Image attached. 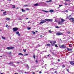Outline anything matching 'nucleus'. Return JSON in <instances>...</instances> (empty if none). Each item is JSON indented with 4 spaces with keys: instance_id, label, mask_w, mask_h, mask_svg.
<instances>
[{
    "instance_id": "1",
    "label": "nucleus",
    "mask_w": 74,
    "mask_h": 74,
    "mask_svg": "<svg viewBox=\"0 0 74 74\" xmlns=\"http://www.w3.org/2000/svg\"><path fill=\"white\" fill-rule=\"evenodd\" d=\"M53 20L52 19H46L44 20H42L41 22L40 23V24L41 23H45L46 22V21H49V22H52Z\"/></svg>"
},
{
    "instance_id": "2",
    "label": "nucleus",
    "mask_w": 74,
    "mask_h": 74,
    "mask_svg": "<svg viewBox=\"0 0 74 74\" xmlns=\"http://www.w3.org/2000/svg\"><path fill=\"white\" fill-rule=\"evenodd\" d=\"M56 43V41H50V43L51 44V45H52L53 46L54 45V44Z\"/></svg>"
},
{
    "instance_id": "3",
    "label": "nucleus",
    "mask_w": 74,
    "mask_h": 74,
    "mask_svg": "<svg viewBox=\"0 0 74 74\" xmlns=\"http://www.w3.org/2000/svg\"><path fill=\"white\" fill-rule=\"evenodd\" d=\"M14 47H7L6 48V49H8V50H10L11 49H14Z\"/></svg>"
},
{
    "instance_id": "4",
    "label": "nucleus",
    "mask_w": 74,
    "mask_h": 74,
    "mask_svg": "<svg viewBox=\"0 0 74 74\" xmlns=\"http://www.w3.org/2000/svg\"><path fill=\"white\" fill-rule=\"evenodd\" d=\"M60 48L64 49V48H66V45H65L64 44L62 45L61 46H60Z\"/></svg>"
},
{
    "instance_id": "5",
    "label": "nucleus",
    "mask_w": 74,
    "mask_h": 74,
    "mask_svg": "<svg viewBox=\"0 0 74 74\" xmlns=\"http://www.w3.org/2000/svg\"><path fill=\"white\" fill-rule=\"evenodd\" d=\"M13 30L14 32H16V31H17V30H18V27L13 28Z\"/></svg>"
},
{
    "instance_id": "6",
    "label": "nucleus",
    "mask_w": 74,
    "mask_h": 74,
    "mask_svg": "<svg viewBox=\"0 0 74 74\" xmlns=\"http://www.w3.org/2000/svg\"><path fill=\"white\" fill-rule=\"evenodd\" d=\"M63 33L58 32L56 33L57 36H60V35H63Z\"/></svg>"
},
{
    "instance_id": "7",
    "label": "nucleus",
    "mask_w": 74,
    "mask_h": 74,
    "mask_svg": "<svg viewBox=\"0 0 74 74\" xmlns=\"http://www.w3.org/2000/svg\"><path fill=\"white\" fill-rule=\"evenodd\" d=\"M70 63L71 65H74V61H71L70 62Z\"/></svg>"
},
{
    "instance_id": "8",
    "label": "nucleus",
    "mask_w": 74,
    "mask_h": 74,
    "mask_svg": "<svg viewBox=\"0 0 74 74\" xmlns=\"http://www.w3.org/2000/svg\"><path fill=\"white\" fill-rule=\"evenodd\" d=\"M6 13H7V11H5L3 12V14L4 16L7 15V14H6Z\"/></svg>"
},
{
    "instance_id": "9",
    "label": "nucleus",
    "mask_w": 74,
    "mask_h": 74,
    "mask_svg": "<svg viewBox=\"0 0 74 74\" xmlns=\"http://www.w3.org/2000/svg\"><path fill=\"white\" fill-rule=\"evenodd\" d=\"M52 0H49V1H46V2H47V3H49L50 2H52Z\"/></svg>"
},
{
    "instance_id": "10",
    "label": "nucleus",
    "mask_w": 74,
    "mask_h": 74,
    "mask_svg": "<svg viewBox=\"0 0 74 74\" xmlns=\"http://www.w3.org/2000/svg\"><path fill=\"white\" fill-rule=\"evenodd\" d=\"M64 21H65V20L63 19V18L61 19V22H62V23H63Z\"/></svg>"
},
{
    "instance_id": "11",
    "label": "nucleus",
    "mask_w": 74,
    "mask_h": 74,
    "mask_svg": "<svg viewBox=\"0 0 74 74\" xmlns=\"http://www.w3.org/2000/svg\"><path fill=\"white\" fill-rule=\"evenodd\" d=\"M62 22L61 21H59L58 22V23L59 25H62Z\"/></svg>"
},
{
    "instance_id": "12",
    "label": "nucleus",
    "mask_w": 74,
    "mask_h": 74,
    "mask_svg": "<svg viewBox=\"0 0 74 74\" xmlns=\"http://www.w3.org/2000/svg\"><path fill=\"white\" fill-rule=\"evenodd\" d=\"M67 48V50H68V51H71V50H72V49H69V48Z\"/></svg>"
},
{
    "instance_id": "13",
    "label": "nucleus",
    "mask_w": 74,
    "mask_h": 74,
    "mask_svg": "<svg viewBox=\"0 0 74 74\" xmlns=\"http://www.w3.org/2000/svg\"><path fill=\"white\" fill-rule=\"evenodd\" d=\"M42 11L43 12H46V13L47 12H49V11H47L44 10H42Z\"/></svg>"
},
{
    "instance_id": "14",
    "label": "nucleus",
    "mask_w": 74,
    "mask_h": 74,
    "mask_svg": "<svg viewBox=\"0 0 74 74\" xmlns=\"http://www.w3.org/2000/svg\"><path fill=\"white\" fill-rule=\"evenodd\" d=\"M12 8H15V6L14 5H12Z\"/></svg>"
},
{
    "instance_id": "15",
    "label": "nucleus",
    "mask_w": 74,
    "mask_h": 74,
    "mask_svg": "<svg viewBox=\"0 0 74 74\" xmlns=\"http://www.w3.org/2000/svg\"><path fill=\"white\" fill-rule=\"evenodd\" d=\"M54 11L53 10H49V12H53Z\"/></svg>"
},
{
    "instance_id": "16",
    "label": "nucleus",
    "mask_w": 74,
    "mask_h": 74,
    "mask_svg": "<svg viewBox=\"0 0 74 74\" xmlns=\"http://www.w3.org/2000/svg\"><path fill=\"white\" fill-rule=\"evenodd\" d=\"M18 55H23H23H23V54L22 53H19Z\"/></svg>"
},
{
    "instance_id": "17",
    "label": "nucleus",
    "mask_w": 74,
    "mask_h": 74,
    "mask_svg": "<svg viewBox=\"0 0 74 74\" xmlns=\"http://www.w3.org/2000/svg\"><path fill=\"white\" fill-rule=\"evenodd\" d=\"M51 53H52L53 55L54 56H55V53H54L53 52H51Z\"/></svg>"
},
{
    "instance_id": "18",
    "label": "nucleus",
    "mask_w": 74,
    "mask_h": 74,
    "mask_svg": "<svg viewBox=\"0 0 74 74\" xmlns=\"http://www.w3.org/2000/svg\"><path fill=\"white\" fill-rule=\"evenodd\" d=\"M21 11L23 12H24L25 11V10H23V9H22Z\"/></svg>"
},
{
    "instance_id": "19",
    "label": "nucleus",
    "mask_w": 74,
    "mask_h": 74,
    "mask_svg": "<svg viewBox=\"0 0 74 74\" xmlns=\"http://www.w3.org/2000/svg\"><path fill=\"white\" fill-rule=\"evenodd\" d=\"M1 38H2L3 39V40L5 39V38L4 36H2Z\"/></svg>"
},
{
    "instance_id": "20",
    "label": "nucleus",
    "mask_w": 74,
    "mask_h": 74,
    "mask_svg": "<svg viewBox=\"0 0 74 74\" xmlns=\"http://www.w3.org/2000/svg\"><path fill=\"white\" fill-rule=\"evenodd\" d=\"M19 73H23V71H22V70H20L19 71Z\"/></svg>"
},
{
    "instance_id": "21",
    "label": "nucleus",
    "mask_w": 74,
    "mask_h": 74,
    "mask_svg": "<svg viewBox=\"0 0 74 74\" xmlns=\"http://www.w3.org/2000/svg\"><path fill=\"white\" fill-rule=\"evenodd\" d=\"M26 67L27 68V69H29V65H27L26 66Z\"/></svg>"
},
{
    "instance_id": "22",
    "label": "nucleus",
    "mask_w": 74,
    "mask_h": 74,
    "mask_svg": "<svg viewBox=\"0 0 74 74\" xmlns=\"http://www.w3.org/2000/svg\"><path fill=\"white\" fill-rule=\"evenodd\" d=\"M50 45H51L49 44H48L46 45V46H50Z\"/></svg>"
},
{
    "instance_id": "23",
    "label": "nucleus",
    "mask_w": 74,
    "mask_h": 74,
    "mask_svg": "<svg viewBox=\"0 0 74 74\" xmlns=\"http://www.w3.org/2000/svg\"><path fill=\"white\" fill-rule=\"evenodd\" d=\"M6 20H10V18H6Z\"/></svg>"
},
{
    "instance_id": "24",
    "label": "nucleus",
    "mask_w": 74,
    "mask_h": 74,
    "mask_svg": "<svg viewBox=\"0 0 74 74\" xmlns=\"http://www.w3.org/2000/svg\"><path fill=\"white\" fill-rule=\"evenodd\" d=\"M49 32L50 33H52V31L51 30H49Z\"/></svg>"
},
{
    "instance_id": "25",
    "label": "nucleus",
    "mask_w": 74,
    "mask_h": 74,
    "mask_svg": "<svg viewBox=\"0 0 74 74\" xmlns=\"http://www.w3.org/2000/svg\"><path fill=\"white\" fill-rule=\"evenodd\" d=\"M19 32H16V34H19Z\"/></svg>"
},
{
    "instance_id": "26",
    "label": "nucleus",
    "mask_w": 74,
    "mask_h": 74,
    "mask_svg": "<svg viewBox=\"0 0 74 74\" xmlns=\"http://www.w3.org/2000/svg\"><path fill=\"white\" fill-rule=\"evenodd\" d=\"M32 33H33V34H36V32L34 31H32Z\"/></svg>"
},
{
    "instance_id": "27",
    "label": "nucleus",
    "mask_w": 74,
    "mask_h": 74,
    "mask_svg": "<svg viewBox=\"0 0 74 74\" xmlns=\"http://www.w3.org/2000/svg\"><path fill=\"white\" fill-rule=\"evenodd\" d=\"M28 28V29L29 30H30V29H31V27H28L27 28Z\"/></svg>"
},
{
    "instance_id": "28",
    "label": "nucleus",
    "mask_w": 74,
    "mask_h": 74,
    "mask_svg": "<svg viewBox=\"0 0 74 74\" xmlns=\"http://www.w3.org/2000/svg\"><path fill=\"white\" fill-rule=\"evenodd\" d=\"M69 47H72V45H71V44H70L69 45Z\"/></svg>"
},
{
    "instance_id": "29",
    "label": "nucleus",
    "mask_w": 74,
    "mask_h": 74,
    "mask_svg": "<svg viewBox=\"0 0 74 74\" xmlns=\"http://www.w3.org/2000/svg\"><path fill=\"white\" fill-rule=\"evenodd\" d=\"M12 63H14V62H10L9 63V64H12Z\"/></svg>"
},
{
    "instance_id": "30",
    "label": "nucleus",
    "mask_w": 74,
    "mask_h": 74,
    "mask_svg": "<svg viewBox=\"0 0 74 74\" xmlns=\"http://www.w3.org/2000/svg\"><path fill=\"white\" fill-rule=\"evenodd\" d=\"M33 58H34V59H35V55H34L33 56Z\"/></svg>"
},
{
    "instance_id": "31",
    "label": "nucleus",
    "mask_w": 74,
    "mask_h": 74,
    "mask_svg": "<svg viewBox=\"0 0 74 74\" xmlns=\"http://www.w3.org/2000/svg\"><path fill=\"white\" fill-rule=\"evenodd\" d=\"M55 47H58V46L57 45H55Z\"/></svg>"
},
{
    "instance_id": "32",
    "label": "nucleus",
    "mask_w": 74,
    "mask_h": 74,
    "mask_svg": "<svg viewBox=\"0 0 74 74\" xmlns=\"http://www.w3.org/2000/svg\"><path fill=\"white\" fill-rule=\"evenodd\" d=\"M23 51L24 52H26V49H23Z\"/></svg>"
},
{
    "instance_id": "33",
    "label": "nucleus",
    "mask_w": 74,
    "mask_h": 74,
    "mask_svg": "<svg viewBox=\"0 0 74 74\" xmlns=\"http://www.w3.org/2000/svg\"><path fill=\"white\" fill-rule=\"evenodd\" d=\"M62 68H64V67H65V66L64 65H63L62 66Z\"/></svg>"
},
{
    "instance_id": "34",
    "label": "nucleus",
    "mask_w": 74,
    "mask_h": 74,
    "mask_svg": "<svg viewBox=\"0 0 74 74\" xmlns=\"http://www.w3.org/2000/svg\"><path fill=\"white\" fill-rule=\"evenodd\" d=\"M34 6H36V5H37V3H36V4H34Z\"/></svg>"
},
{
    "instance_id": "35",
    "label": "nucleus",
    "mask_w": 74,
    "mask_h": 74,
    "mask_svg": "<svg viewBox=\"0 0 74 74\" xmlns=\"http://www.w3.org/2000/svg\"><path fill=\"white\" fill-rule=\"evenodd\" d=\"M28 55V54H25L24 56H27Z\"/></svg>"
},
{
    "instance_id": "36",
    "label": "nucleus",
    "mask_w": 74,
    "mask_h": 74,
    "mask_svg": "<svg viewBox=\"0 0 74 74\" xmlns=\"http://www.w3.org/2000/svg\"><path fill=\"white\" fill-rule=\"evenodd\" d=\"M55 27H56V28H59V27H58V26H56Z\"/></svg>"
},
{
    "instance_id": "37",
    "label": "nucleus",
    "mask_w": 74,
    "mask_h": 74,
    "mask_svg": "<svg viewBox=\"0 0 74 74\" xmlns=\"http://www.w3.org/2000/svg\"><path fill=\"white\" fill-rule=\"evenodd\" d=\"M25 7H27L28 6V5H24Z\"/></svg>"
},
{
    "instance_id": "38",
    "label": "nucleus",
    "mask_w": 74,
    "mask_h": 74,
    "mask_svg": "<svg viewBox=\"0 0 74 74\" xmlns=\"http://www.w3.org/2000/svg\"><path fill=\"white\" fill-rule=\"evenodd\" d=\"M65 1H70V0H65Z\"/></svg>"
},
{
    "instance_id": "39",
    "label": "nucleus",
    "mask_w": 74,
    "mask_h": 74,
    "mask_svg": "<svg viewBox=\"0 0 74 74\" xmlns=\"http://www.w3.org/2000/svg\"><path fill=\"white\" fill-rule=\"evenodd\" d=\"M12 66H15V65L14 64H12Z\"/></svg>"
},
{
    "instance_id": "40",
    "label": "nucleus",
    "mask_w": 74,
    "mask_h": 74,
    "mask_svg": "<svg viewBox=\"0 0 74 74\" xmlns=\"http://www.w3.org/2000/svg\"><path fill=\"white\" fill-rule=\"evenodd\" d=\"M66 71H68V72H69V70L67 69L66 70Z\"/></svg>"
},
{
    "instance_id": "41",
    "label": "nucleus",
    "mask_w": 74,
    "mask_h": 74,
    "mask_svg": "<svg viewBox=\"0 0 74 74\" xmlns=\"http://www.w3.org/2000/svg\"><path fill=\"white\" fill-rule=\"evenodd\" d=\"M18 36H21V34H18Z\"/></svg>"
},
{
    "instance_id": "42",
    "label": "nucleus",
    "mask_w": 74,
    "mask_h": 74,
    "mask_svg": "<svg viewBox=\"0 0 74 74\" xmlns=\"http://www.w3.org/2000/svg\"><path fill=\"white\" fill-rule=\"evenodd\" d=\"M39 74H41L42 72H41V71H39Z\"/></svg>"
},
{
    "instance_id": "43",
    "label": "nucleus",
    "mask_w": 74,
    "mask_h": 74,
    "mask_svg": "<svg viewBox=\"0 0 74 74\" xmlns=\"http://www.w3.org/2000/svg\"><path fill=\"white\" fill-rule=\"evenodd\" d=\"M62 5H60L59 6L60 7H62Z\"/></svg>"
},
{
    "instance_id": "44",
    "label": "nucleus",
    "mask_w": 74,
    "mask_h": 74,
    "mask_svg": "<svg viewBox=\"0 0 74 74\" xmlns=\"http://www.w3.org/2000/svg\"><path fill=\"white\" fill-rule=\"evenodd\" d=\"M54 73H57V71H55Z\"/></svg>"
},
{
    "instance_id": "45",
    "label": "nucleus",
    "mask_w": 74,
    "mask_h": 74,
    "mask_svg": "<svg viewBox=\"0 0 74 74\" xmlns=\"http://www.w3.org/2000/svg\"><path fill=\"white\" fill-rule=\"evenodd\" d=\"M36 63H37V60H36Z\"/></svg>"
},
{
    "instance_id": "46",
    "label": "nucleus",
    "mask_w": 74,
    "mask_h": 74,
    "mask_svg": "<svg viewBox=\"0 0 74 74\" xmlns=\"http://www.w3.org/2000/svg\"><path fill=\"white\" fill-rule=\"evenodd\" d=\"M58 62H60V60L59 59H58Z\"/></svg>"
},
{
    "instance_id": "47",
    "label": "nucleus",
    "mask_w": 74,
    "mask_h": 74,
    "mask_svg": "<svg viewBox=\"0 0 74 74\" xmlns=\"http://www.w3.org/2000/svg\"><path fill=\"white\" fill-rule=\"evenodd\" d=\"M68 34H70V32H68Z\"/></svg>"
},
{
    "instance_id": "48",
    "label": "nucleus",
    "mask_w": 74,
    "mask_h": 74,
    "mask_svg": "<svg viewBox=\"0 0 74 74\" xmlns=\"http://www.w3.org/2000/svg\"><path fill=\"white\" fill-rule=\"evenodd\" d=\"M9 54H11V52H10L9 53Z\"/></svg>"
},
{
    "instance_id": "49",
    "label": "nucleus",
    "mask_w": 74,
    "mask_h": 74,
    "mask_svg": "<svg viewBox=\"0 0 74 74\" xmlns=\"http://www.w3.org/2000/svg\"><path fill=\"white\" fill-rule=\"evenodd\" d=\"M7 26H8V25H6L5 27H7Z\"/></svg>"
},
{
    "instance_id": "50",
    "label": "nucleus",
    "mask_w": 74,
    "mask_h": 74,
    "mask_svg": "<svg viewBox=\"0 0 74 74\" xmlns=\"http://www.w3.org/2000/svg\"><path fill=\"white\" fill-rule=\"evenodd\" d=\"M49 55L50 56V54H49L47 56H49Z\"/></svg>"
},
{
    "instance_id": "51",
    "label": "nucleus",
    "mask_w": 74,
    "mask_h": 74,
    "mask_svg": "<svg viewBox=\"0 0 74 74\" xmlns=\"http://www.w3.org/2000/svg\"><path fill=\"white\" fill-rule=\"evenodd\" d=\"M65 5H67V3H65Z\"/></svg>"
},
{
    "instance_id": "52",
    "label": "nucleus",
    "mask_w": 74,
    "mask_h": 74,
    "mask_svg": "<svg viewBox=\"0 0 74 74\" xmlns=\"http://www.w3.org/2000/svg\"><path fill=\"white\" fill-rule=\"evenodd\" d=\"M4 10H1V11H3Z\"/></svg>"
},
{
    "instance_id": "53",
    "label": "nucleus",
    "mask_w": 74,
    "mask_h": 74,
    "mask_svg": "<svg viewBox=\"0 0 74 74\" xmlns=\"http://www.w3.org/2000/svg\"><path fill=\"white\" fill-rule=\"evenodd\" d=\"M26 10H29V9L28 8H27Z\"/></svg>"
},
{
    "instance_id": "54",
    "label": "nucleus",
    "mask_w": 74,
    "mask_h": 74,
    "mask_svg": "<svg viewBox=\"0 0 74 74\" xmlns=\"http://www.w3.org/2000/svg\"><path fill=\"white\" fill-rule=\"evenodd\" d=\"M1 57H3V56H0V58H1Z\"/></svg>"
},
{
    "instance_id": "55",
    "label": "nucleus",
    "mask_w": 74,
    "mask_h": 74,
    "mask_svg": "<svg viewBox=\"0 0 74 74\" xmlns=\"http://www.w3.org/2000/svg\"><path fill=\"white\" fill-rule=\"evenodd\" d=\"M2 30L1 29H0V32H1Z\"/></svg>"
},
{
    "instance_id": "56",
    "label": "nucleus",
    "mask_w": 74,
    "mask_h": 74,
    "mask_svg": "<svg viewBox=\"0 0 74 74\" xmlns=\"http://www.w3.org/2000/svg\"><path fill=\"white\" fill-rule=\"evenodd\" d=\"M17 63H20V62H18Z\"/></svg>"
},
{
    "instance_id": "57",
    "label": "nucleus",
    "mask_w": 74,
    "mask_h": 74,
    "mask_svg": "<svg viewBox=\"0 0 74 74\" xmlns=\"http://www.w3.org/2000/svg\"><path fill=\"white\" fill-rule=\"evenodd\" d=\"M16 8L17 9H19V8Z\"/></svg>"
},
{
    "instance_id": "58",
    "label": "nucleus",
    "mask_w": 74,
    "mask_h": 74,
    "mask_svg": "<svg viewBox=\"0 0 74 74\" xmlns=\"http://www.w3.org/2000/svg\"><path fill=\"white\" fill-rule=\"evenodd\" d=\"M28 19V18H26V19H27H27Z\"/></svg>"
},
{
    "instance_id": "59",
    "label": "nucleus",
    "mask_w": 74,
    "mask_h": 74,
    "mask_svg": "<svg viewBox=\"0 0 74 74\" xmlns=\"http://www.w3.org/2000/svg\"><path fill=\"white\" fill-rule=\"evenodd\" d=\"M66 12H68V10H66Z\"/></svg>"
},
{
    "instance_id": "60",
    "label": "nucleus",
    "mask_w": 74,
    "mask_h": 74,
    "mask_svg": "<svg viewBox=\"0 0 74 74\" xmlns=\"http://www.w3.org/2000/svg\"><path fill=\"white\" fill-rule=\"evenodd\" d=\"M38 45V47H40V45Z\"/></svg>"
},
{
    "instance_id": "61",
    "label": "nucleus",
    "mask_w": 74,
    "mask_h": 74,
    "mask_svg": "<svg viewBox=\"0 0 74 74\" xmlns=\"http://www.w3.org/2000/svg\"><path fill=\"white\" fill-rule=\"evenodd\" d=\"M15 74H18V73H15Z\"/></svg>"
},
{
    "instance_id": "62",
    "label": "nucleus",
    "mask_w": 74,
    "mask_h": 74,
    "mask_svg": "<svg viewBox=\"0 0 74 74\" xmlns=\"http://www.w3.org/2000/svg\"><path fill=\"white\" fill-rule=\"evenodd\" d=\"M24 73H26V72H24Z\"/></svg>"
},
{
    "instance_id": "63",
    "label": "nucleus",
    "mask_w": 74,
    "mask_h": 74,
    "mask_svg": "<svg viewBox=\"0 0 74 74\" xmlns=\"http://www.w3.org/2000/svg\"><path fill=\"white\" fill-rule=\"evenodd\" d=\"M10 27V26H8V27Z\"/></svg>"
},
{
    "instance_id": "64",
    "label": "nucleus",
    "mask_w": 74,
    "mask_h": 74,
    "mask_svg": "<svg viewBox=\"0 0 74 74\" xmlns=\"http://www.w3.org/2000/svg\"><path fill=\"white\" fill-rule=\"evenodd\" d=\"M1 74H3V73H1Z\"/></svg>"
}]
</instances>
